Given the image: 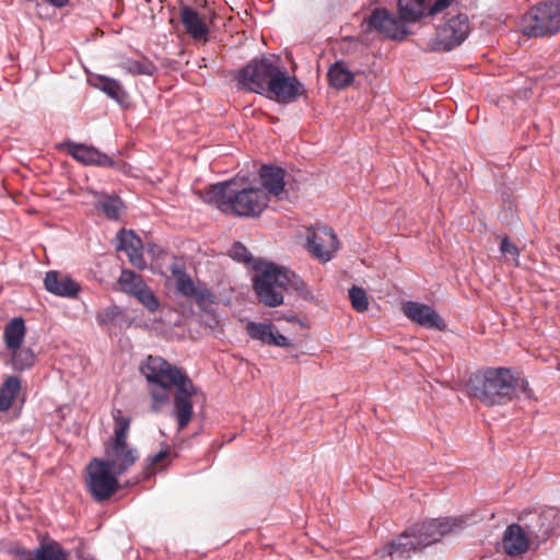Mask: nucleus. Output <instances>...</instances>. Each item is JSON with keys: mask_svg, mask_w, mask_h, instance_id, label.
Returning <instances> with one entry per match:
<instances>
[{"mask_svg": "<svg viewBox=\"0 0 560 560\" xmlns=\"http://www.w3.org/2000/svg\"><path fill=\"white\" fill-rule=\"evenodd\" d=\"M141 373L152 385V410L159 412L168 404V390L174 387L173 416L178 430L185 429L194 416L192 396L197 394V387L192 384L185 370L171 364L161 357L149 355L140 368Z\"/></svg>", "mask_w": 560, "mask_h": 560, "instance_id": "1", "label": "nucleus"}, {"mask_svg": "<svg viewBox=\"0 0 560 560\" xmlns=\"http://www.w3.org/2000/svg\"><path fill=\"white\" fill-rule=\"evenodd\" d=\"M467 392L487 407L506 405L518 398V393L534 399L528 381L505 368H488L471 374L467 381Z\"/></svg>", "mask_w": 560, "mask_h": 560, "instance_id": "2", "label": "nucleus"}, {"mask_svg": "<svg viewBox=\"0 0 560 560\" xmlns=\"http://www.w3.org/2000/svg\"><path fill=\"white\" fill-rule=\"evenodd\" d=\"M252 266L256 276L253 287L260 303L269 307L283 304V291L295 292L305 301L314 299L312 291L304 280L288 268L273 262L255 259L247 252V266Z\"/></svg>", "mask_w": 560, "mask_h": 560, "instance_id": "3", "label": "nucleus"}, {"mask_svg": "<svg viewBox=\"0 0 560 560\" xmlns=\"http://www.w3.org/2000/svg\"><path fill=\"white\" fill-rule=\"evenodd\" d=\"M114 435L105 443L104 457L101 460L116 475H124L138 460L139 453L128 442L130 418L125 417L121 410L113 412Z\"/></svg>", "mask_w": 560, "mask_h": 560, "instance_id": "4", "label": "nucleus"}, {"mask_svg": "<svg viewBox=\"0 0 560 560\" xmlns=\"http://www.w3.org/2000/svg\"><path fill=\"white\" fill-rule=\"evenodd\" d=\"M202 201L222 213L245 215V177H235L206 187L200 192Z\"/></svg>", "mask_w": 560, "mask_h": 560, "instance_id": "5", "label": "nucleus"}, {"mask_svg": "<svg viewBox=\"0 0 560 560\" xmlns=\"http://www.w3.org/2000/svg\"><path fill=\"white\" fill-rule=\"evenodd\" d=\"M527 37H550L560 32V0H546L530 7L522 18Z\"/></svg>", "mask_w": 560, "mask_h": 560, "instance_id": "6", "label": "nucleus"}, {"mask_svg": "<svg viewBox=\"0 0 560 560\" xmlns=\"http://www.w3.org/2000/svg\"><path fill=\"white\" fill-rule=\"evenodd\" d=\"M518 522L525 525L535 548L560 534V510L556 506L523 511Z\"/></svg>", "mask_w": 560, "mask_h": 560, "instance_id": "7", "label": "nucleus"}, {"mask_svg": "<svg viewBox=\"0 0 560 560\" xmlns=\"http://www.w3.org/2000/svg\"><path fill=\"white\" fill-rule=\"evenodd\" d=\"M469 517L467 515L454 517H440L425 521L410 527L409 530L419 542L421 549L441 540L448 534L465 528Z\"/></svg>", "mask_w": 560, "mask_h": 560, "instance_id": "8", "label": "nucleus"}, {"mask_svg": "<svg viewBox=\"0 0 560 560\" xmlns=\"http://www.w3.org/2000/svg\"><path fill=\"white\" fill-rule=\"evenodd\" d=\"M86 487L95 501H105L118 490L119 475L113 472L101 458H93L86 467Z\"/></svg>", "mask_w": 560, "mask_h": 560, "instance_id": "9", "label": "nucleus"}, {"mask_svg": "<svg viewBox=\"0 0 560 560\" xmlns=\"http://www.w3.org/2000/svg\"><path fill=\"white\" fill-rule=\"evenodd\" d=\"M170 271L175 279L177 292L187 299L194 300L200 310L207 311L208 306L215 303V295L205 283H195L186 272L184 265L174 262L170 266Z\"/></svg>", "mask_w": 560, "mask_h": 560, "instance_id": "10", "label": "nucleus"}, {"mask_svg": "<svg viewBox=\"0 0 560 560\" xmlns=\"http://www.w3.org/2000/svg\"><path fill=\"white\" fill-rule=\"evenodd\" d=\"M281 60L278 56L268 55L260 59H254L247 63V89L256 93L265 94L270 81L281 71Z\"/></svg>", "mask_w": 560, "mask_h": 560, "instance_id": "11", "label": "nucleus"}, {"mask_svg": "<svg viewBox=\"0 0 560 560\" xmlns=\"http://www.w3.org/2000/svg\"><path fill=\"white\" fill-rule=\"evenodd\" d=\"M469 32L468 16L464 13H457L438 27L433 49L450 51L459 46L467 38Z\"/></svg>", "mask_w": 560, "mask_h": 560, "instance_id": "12", "label": "nucleus"}, {"mask_svg": "<svg viewBox=\"0 0 560 560\" xmlns=\"http://www.w3.org/2000/svg\"><path fill=\"white\" fill-rule=\"evenodd\" d=\"M366 32L376 31L386 38L402 40L408 34L406 24L387 9L376 8L365 20Z\"/></svg>", "mask_w": 560, "mask_h": 560, "instance_id": "13", "label": "nucleus"}, {"mask_svg": "<svg viewBox=\"0 0 560 560\" xmlns=\"http://www.w3.org/2000/svg\"><path fill=\"white\" fill-rule=\"evenodd\" d=\"M118 284L124 293L135 296L150 313L158 311L160 302L140 275L124 269L118 278Z\"/></svg>", "mask_w": 560, "mask_h": 560, "instance_id": "14", "label": "nucleus"}, {"mask_svg": "<svg viewBox=\"0 0 560 560\" xmlns=\"http://www.w3.org/2000/svg\"><path fill=\"white\" fill-rule=\"evenodd\" d=\"M276 78L270 81V85L265 94L279 104H291L305 94L304 85L282 68Z\"/></svg>", "mask_w": 560, "mask_h": 560, "instance_id": "15", "label": "nucleus"}, {"mask_svg": "<svg viewBox=\"0 0 560 560\" xmlns=\"http://www.w3.org/2000/svg\"><path fill=\"white\" fill-rule=\"evenodd\" d=\"M307 248L314 257L323 261L330 260L338 248V240L332 229L318 226L308 231Z\"/></svg>", "mask_w": 560, "mask_h": 560, "instance_id": "16", "label": "nucleus"}, {"mask_svg": "<svg viewBox=\"0 0 560 560\" xmlns=\"http://www.w3.org/2000/svg\"><path fill=\"white\" fill-rule=\"evenodd\" d=\"M417 550H421L419 542L411 532L406 529L396 539L377 550L375 557L377 560H408Z\"/></svg>", "mask_w": 560, "mask_h": 560, "instance_id": "17", "label": "nucleus"}, {"mask_svg": "<svg viewBox=\"0 0 560 560\" xmlns=\"http://www.w3.org/2000/svg\"><path fill=\"white\" fill-rule=\"evenodd\" d=\"M11 553L16 560H69V552L56 540L43 542L33 550L16 547Z\"/></svg>", "mask_w": 560, "mask_h": 560, "instance_id": "18", "label": "nucleus"}, {"mask_svg": "<svg viewBox=\"0 0 560 560\" xmlns=\"http://www.w3.org/2000/svg\"><path fill=\"white\" fill-rule=\"evenodd\" d=\"M60 148L78 162L84 165L113 166L114 161L92 145L65 141Z\"/></svg>", "mask_w": 560, "mask_h": 560, "instance_id": "19", "label": "nucleus"}, {"mask_svg": "<svg viewBox=\"0 0 560 560\" xmlns=\"http://www.w3.org/2000/svg\"><path fill=\"white\" fill-rule=\"evenodd\" d=\"M404 314L412 322L424 328L443 330L445 323L442 317L429 305L409 301L402 305Z\"/></svg>", "mask_w": 560, "mask_h": 560, "instance_id": "20", "label": "nucleus"}, {"mask_svg": "<svg viewBox=\"0 0 560 560\" xmlns=\"http://www.w3.org/2000/svg\"><path fill=\"white\" fill-rule=\"evenodd\" d=\"M503 550L509 556H520L525 553L533 545L532 537L528 535L525 525L521 522L511 524L503 534Z\"/></svg>", "mask_w": 560, "mask_h": 560, "instance_id": "21", "label": "nucleus"}, {"mask_svg": "<svg viewBox=\"0 0 560 560\" xmlns=\"http://www.w3.org/2000/svg\"><path fill=\"white\" fill-rule=\"evenodd\" d=\"M44 285L48 292L68 299L77 298L81 291V287L77 281L55 270L46 273Z\"/></svg>", "mask_w": 560, "mask_h": 560, "instance_id": "22", "label": "nucleus"}, {"mask_svg": "<svg viewBox=\"0 0 560 560\" xmlns=\"http://www.w3.org/2000/svg\"><path fill=\"white\" fill-rule=\"evenodd\" d=\"M117 250L125 252L129 261L139 269L147 267L142 253V242L133 231L121 230L117 234Z\"/></svg>", "mask_w": 560, "mask_h": 560, "instance_id": "23", "label": "nucleus"}, {"mask_svg": "<svg viewBox=\"0 0 560 560\" xmlns=\"http://www.w3.org/2000/svg\"><path fill=\"white\" fill-rule=\"evenodd\" d=\"M247 335L269 346L289 348L292 343L287 337L280 334L275 325L265 323L247 322Z\"/></svg>", "mask_w": 560, "mask_h": 560, "instance_id": "24", "label": "nucleus"}, {"mask_svg": "<svg viewBox=\"0 0 560 560\" xmlns=\"http://www.w3.org/2000/svg\"><path fill=\"white\" fill-rule=\"evenodd\" d=\"M259 175L264 186L262 190L280 199V195L284 192L285 171L277 166L262 165Z\"/></svg>", "mask_w": 560, "mask_h": 560, "instance_id": "25", "label": "nucleus"}, {"mask_svg": "<svg viewBox=\"0 0 560 560\" xmlns=\"http://www.w3.org/2000/svg\"><path fill=\"white\" fill-rule=\"evenodd\" d=\"M180 20L189 36L196 40H207L209 28L196 10L182 8Z\"/></svg>", "mask_w": 560, "mask_h": 560, "instance_id": "26", "label": "nucleus"}, {"mask_svg": "<svg viewBox=\"0 0 560 560\" xmlns=\"http://www.w3.org/2000/svg\"><path fill=\"white\" fill-rule=\"evenodd\" d=\"M89 83L119 104H122L127 98L122 84L116 79L103 74H93L89 78Z\"/></svg>", "mask_w": 560, "mask_h": 560, "instance_id": "27", "label": "nucleus"}, {"mask_svg": "<svg viewBox=\"0 0 560 560\" xmlns=\"http://www.w3.org/2000/svg\"><path fill=\"white\" fill-rule=\"evenodd\" d=\"M26 327L22 317H14L4 326L3 341L7 349L19 348L25 338Z\"/></svg>", "mask_w": 560, "mask_h": 560, "instance_id": "28", "label": "nucleus"}, {"mask_svg": "<svg viewBox=\"0 0 560 560\" xmlns=\"http://www.w3.org/2000/svg\"><path fill=\"white\" fill-rule=\"evenodd\" d=\"M329 83L332 88L341 90L349 86L353 80V73L348 69L345 62L337 61L328 70Z\"/></svg>", "mask_w": 560, "mask_h": 560, "instance_id": "29", "label": "nucleus"}, {"mask_svg": "<svg viewBox=\"0 0 560 560\" xmlns=\"http://www.w3.org/2000/svg\"><path fill=\"white\" fill-rule=\"evenodd\" d=\"M397 7L405 24L417 22L424 14V0H398Z\"/></svg>", "mask_w": 560, "mask_h": 560, "instance_id": "30", "label": "nucleus"}, {"mask_svg": "<svg viewBox=\"0 0 560 560\" xmlns=\"http://www.w3.org/2000/svg\"><path fill=\"white\" fill-rule=\"evenodd\" d=\"M21 388L16 376H9L0 387V411H8Z\"/></svg>", "mask_w": 560, "mask_h": 560, "instance_id": "31", "label": "nucleus"}, {"mask_svg": "<svg viewBox=\"0 0 560 560\" xmlns=\"http://www.w3.org/2000/svg\"><path fill=\"white\" fill-rule=\"evenodd\" d=\"M268 192L247 188V217H258L268 206Z\"/></svg>", "mask_w": 560, "mask_h": 560, "instance_id": "32", "label": "nucleus"}, {"mask_svg": "<svg viewBox=\"0 0 560 560\" xmlns=\"http://www.w3.org/2000/svg\"><path fill=\"white\" fill-rule=\"evenodd\" d=\"M119 67L132 75H153L156 72V66L147 58L140 60L126 59L119 63Z\"/></svg>", "mask_w": 560, "mask_h": 560, "instance_id": "33", "label": "nucleus"}, {"mask_svg": "<svg viewBox=\"0 0 560 560\" xmlns=\"http://www.w3.org/2000/svg\"><path fill=\"white\" fill-rule=\"evenodd\" d=\"M11 363L15 371L30 369L35 362V354L30 348H11Z\"/></svg>", "mask_w": 560, "mask_h": 560, "instance_id": "34", "label": "nucleus"}, {"mask_svg": "<svg viewBox=\"0 0 560 560\" xmlns=\"http://www.w3.org/2000/svg\"><path fill=\"white\" fill-rule=\"evenodd\" d=\"M97 209L110 220H118L122 208V201L117 196H105L97 201Z\"/></svg>", "mask_w": 560, "mask_h": 560, "instance_id": "35", "label": "nucleus"}, {"mask_svg": "<svg viewBox=\"0 0 560 560\" xmlns=\"http://www.w3.org/2000/svg\"><path fill=\"white\" fill-rule=\"evenodd\" d=\"M349 298H350L352 307L357 312L361 313V312H365L368 310L369 300H368L366 292L362 288L353 285L349 290Z\"/></svg>", "mask_w": 560, "mask_h": 560, "instance_id": "36", "label": "nucleus"}, {"mask_svg": "<svg viewBox=\"0 0 560 560\" xmlns=\"http://www.w3.org/2000/svg\"><path fill=\"white\" fill-rule=\"evenodd\" d=\"M456 0H434L428 10V15H434L451 7Z\"/></svg>", "mask_w": 560, "mask_h": 560, "instance_id": "37", "label": "nucleus"}, {"mask_svg": "<svg viewBox=\"0 0 560 560\" xmlns=\"http://www.w3.org/2000/svg\"><path fill=\"white\" fill-rule=\"evenodd\" d=\"M229 255L238 262H245V246L241 242L234 243Z\"/></svg>", "mask_w": 560, "mask_h": 560, "instance_id": "38", "label": "nucleus"}, {"mask_svg": "<svg viewBox=\"0 0 560 560\" xmlns=\"http://www.w3.org/2000/svg\"><path fill=\"white\" fill-rule=\"evenodd\" d=\"M166 458H170V451L168 450H162L159 453H156L155 455H153L152 457L148 458L149 467L154 472V470H155L154 466H156V465L163 466V463H164V460Z\"/></svg>", "mask_w": 560, "mask_h": 560, "instance_id": "39", "label": "nucleus"}, {"mask_svg": "<svg viewBox=\"0 0 560 560\" xmlns=\"http://www.w3.org/2000/svg\"><path fill=\"white\" fill-rule=\"evenodd\" d=\"M501 252L503 255L508 256H512V257H516L518 256V249L517 247L512 244L508 237H504L501 242V247H500Z\"/></svg>", "mask_w": 560, "mask_h": 560, "instance_id": "40", "label": "nucleus"}, {"mask_svg": "<svg viewBox=\"0 0 560 560\" xmlns=\"http://www.w3.org/2000/svg\"><path fill=\"white\" fill-rule=\"evenodd\" d=\"M234 82V86L237 91L245 90V67H242L236 71Z\"/></svg>", "mask_w": 560, "mask_h": 560, "instance_id": "41", "label": "nucleus"}, {"mask_svg": "<svg viewBox=\"0 0 560 560\" xmlns=\"http://www.w3.org/2000/svg\"><path fill=\"white\" fill-rule=\"evenodd\" d=\"M110 319H112V314H110L109 312H106V313H104V314H98V315H97V322H98V324H101V325L106 324V323H107L108 320H110Z\"/></svg>", "mask_w": 560, "mask_h": 560, "instance_id": "42", "label": "nucleus"}, {"mask_svg": "<svg viewBox=\"0 0 560 560\" xmlns=\"http://www.w3.org/2000/svg\"><path fill=\"white\" fill-rule=\"evenodd\" d=\"M45 1L56 8H63L69 3V0H45Z\"/></svg>", "mask_w": 560, "mask_h": 560, "instance_id": "43", "label": "nucleus"}, {"mask_svg": "<svg viewBox=\"0 0 560 560\" xmlns=\"http://www.w3.org/2000/svg\"><path fill=\"white\" fill-rule=\"evenodd\" d=\"M289 322H294L295 320V317L294 316H291V317H288L287 318Z\"/></svg>", "mask_w": 560, "mask_h": 560, "instance_id": "44", "label": "nucleus"}]
</instances>
